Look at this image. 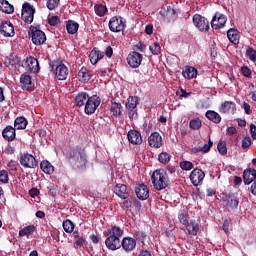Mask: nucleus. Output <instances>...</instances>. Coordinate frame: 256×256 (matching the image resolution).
<instances>
[{
  "mask_svg": "<svg viewBox=\"0 0 256 256\" xmlns=\"http://www.w3.org/2000/svg\"><path fill=\"white\" fill-rule=\"evenodd\" d=\"M180 169H182V171H191V169H193V163L191 161H181Z\"/></svg>",
  "mask_w": 256,
  "mask_h": 256,
  "instance_id": "obj_51",
  "label": "nucleus"
},
{
  "mask_svg": "<svg viewBox=\"0 0 256 256\" xmlns=\"http://www.w3.org/2000/svg\"><path fill=\"white\" fill-rule=\"evenodd\" d=\"M109 29L112 33H121L125 29V19L121 16H114L109 21Z\"/></svg>",
  "mask_w": 256,
  "mask_h": 256,
  "instance_id": "obj_6",
  "label": "nucleus"
},
{
  "mask_svg": "<svg viewBox=\"0 0 256 256\" xmlns=\"http://www.w3.org/2000/svg\"><path fill=\"white\" fill-rule=\"evenodd\" d=\"M28 35L32 39V43L34 45H43L47 41V36L45 32H43L39 26H30L28 30Z\"/></svg>",
  "mask_w": 256,
  "mask_h": 256,
  "instance_id": "obj_3",
  "label": "nucleus"
},
{
  "mask_svg": "<svg viewBox=\"0 0 256 256\" xmlns=\"http://www.w3.org/2000/svg\"><path fill=\"white\" fill-rule=\"evenodd\" d=\"M65 233H73L75 229V224L71 220H65L62 224Z\"/></svg>",
  "mask_w": 256,
  "mask_h": 256,
  "instance_id": "obj_43",
  "label": "nucleus"
},
{
  "mask_svg": "<svg viewBox=\"0 0 256 256\" xmlns=\"http://www.w3.org/2000/svg\"><path fill=\"white\" fill-rule=\"evenodd\" d=\"M148 143L150 147H155L156 149H159V147L163 145V138L161 137V134H159V132H154L148 137Z\"/></svg>",
  "mask_w": 256,
  "mask_h": 256,
  "instance_id": "obj_18",
  "label": "nucleus"
},
{
  "mask_svg": "<svg viewBox=\"0 0 256 256\" xmlns=\"http://www.w3.org/2000/svg\"><path fill=\"white\" fill-rule=\"evenodd\" d=\"M33 233H35L34 225L25 226L19 231L20 237H29V235H33Z\"/></svg>",
  "mask_w": 256,
  "mask_h": 256,
  "instance_id": "obj_38",
  "label": "nucleus"
},
{
  "mask_svg": "<svg viewBox=\"0 0 256 256\" xmlns=\"http://www.w3.org/2000/svg\"><path fill=\"white\" fill-rule=\"evenodd\" d=\"M143 62V55L139 52L133 51L128 54L127 63L132 69H137Z\"/></svg>",
  "mask_w": 256,
  "mask_h": 256,
  "instance_id": "obj_9",
  "label": "nucleus"
},
{
  "mask_svg": "<svg viewBox=\"0 0 256 256\" xmlns=\"http://www.w3.org/2000/svg\"><path fill=\"white\" fill-rule=\"evenodd\" d=\"M235 107H236L235 102L225 101L221 104L219 111L224 114L233 113V111H235Z\"/></svg>",
  "mask_w": 256,
  "mask_h": 256,
  "instance_id": "obj_28",
  "label": "nucleus"
},
{
  "mask_svg": "<svg viewBox=\"0 0 256 256\" xmlns=\"http://www.w3.org/2000/svg\"><path fill=\"white\" fill-rule=\"evenodd\" d=\"M152 185L156 191H163L169 186V176L163 169H159L152 174Z\"/></svg>",
  "mask_w": 256,
  "mask_h": 256,
  "instance_id": "obj_1",
  "label": "nucleus"
},
{
  "mask_svg": "<svg viewBox=\"0 0 256 256\" xmlns=\"http://www.w3.org/2000/svg\"><path fill=\"white\" fill-rule=\"evenodd\" d=\"M17 63H19V60L15 57H6L4 60V65L6 67H15V65H17Z\"/></svg>",
  "mask_w": 256,
  "mask_h": 256,
  "instance_id": "obj_47",
  "label": "nucleus"
},
{
  "mask_svg": "<svg viewBox=\"0 0 256 256\" xmlns=\"http://www.w3.org/2000/svg\"><path fill=\"white\" fill-rule=\"evenodd\" d=\"M246 57L252 61V63H256V50L249 47L246 50Z\"/></svg>",
  "mask_w": 256,
  "mask_h": 256,
  "instance_id": "obj_49",
  "label": "nucleus"
},
{
  "mask_svg": "<svg viewBox=\"0 0 256 256\" xmlns=\"http://www.w3.org/2000/svg\"><path fill=\"white\" fill-rule=\"evenodd\" d=\"M250 135L252 139H256V126L255 124H250Z\"/></svg>",
  "mask_w": 256,
  "mask_h": 256,
  "instance_id": "obj_62",
  "label": "nucleus"
},
{
  "mask_svg": "<svg viewBox=\"0 0 256 256\" xmlns=\"http://www.w3.org/2000/svg\"><path fill=\"white\" fill-rule=\"evenodd\" d=\"M28 121L26 120L25 117L20 116L17 117L14 121V129L22 130V129H27Z\"/></svg>",
  "mask_w": 256,
  "mask_h": 256,
  "instance_id": "obj_34",
  "label": "nucleus"
},
{
  "mask_svg": "<svg viewBox=\"0 0 256 256\" xmlns=\"http://www.w3.org/2000/svg\"><path fill=\"white\" fill-rule=\"evenodd\" d=\"M110 112L114 117H119L123 113V105H121V102L115 101V99H112L110 101Z\"/></svg>",
  "mask_w": 256,
  "mask_h": 256,
  "instance_id": "obj_22",
  "label": "nucleus"
},
{
  "mask_svg": "<svg viewBox=\"0 0 256 256\" xmlns=\"http://www.w3.org/2000/svg\"><path fill=\"white\" fill-rule=\"evenodd\" d=\"M30 197H37L39 195V189L32 188L29 190Z\"/></svg>",
  "mask_w": 256,
  "mask_h": 256,
  "instance_id": "obj_64",
  "label": "nucleus"
},
{
  "mask_svg": "<svg viewBox=\"0 0 256 256\" xmlns=\"http://www.w3.org/2000/svg\"><path fill=\"white\" fill-rule=\"evenodd\" d=\"M40 169L43 171V173H46V175H52V173L55 171V167H53L47 160H43L40 163Z\"/></svg>",
  "mask_w": 256,
  "mask_h": 256,
  "instance_id": "obj_36",
  "label": "nucleus"
},
{
  "mask_svg": "<svg viewBox=\"0 0 256 256\" xmlns=\"http://www.w3.org/2000/svg\"><path fill=\"white\" fill-rule=\"evenodd\" d=\"M120 243L126 253H130V251H133L135 247H137V240L131 237L123 238L122 242Z\"/></svg>",
  "mask_w": 256,
  "mask_h": 256,
  "instance_id": "obj_19",
  "label": "nucleus"
},
{
  "mask_svg": "<svg viewBox=\"0 0 256 256\" xmlns=\"http://www.w3.org/2000/svg\"><path fill=\"white\" fill-rule=\"evenodd\" d=\"M0 183H9V172L7 170L0 171Z\"/></svg>",
  "mask_w": 256,
  "mask_h": 256,
  "instance_id": "obj_52",
  "label": "nucleus"
},
{
  "mask_svg": "<svg viewBox=\"0 0 256 256\" xmlns=\"http://www.w3.org/2000/svg\"><path fill=\"white\" fill-rule=\"evenodd\" d=\"M105 245L110 251H117V249H121V240H119L118 238L107 236L105 240Z\"/></svg>",
  "mask_w": 256,
  "mask_h": 256,
  "instance_id": "obj_20",
  "label": "nucleus"
},
{
  "mask_svg": "<svg viewBox=\"0 0 256 256\" xmlns=\"http://www.w3.org/2000/svg\"><path fill=\"white\" fill-rule=\"evenodd\" d=\"M135 194L140 201H147L149 199V188L145 184H138L135 187Z\"/></svg>",
  "mask_w": 256,
  "mask_h": 256,
  "instance_id": "obj_13",
  "label": "nucleus"
},
{
  "mask_svg": "<svg viewBox=\"0 0 256 256\" xmlns=\"http://www.w3.org/2000/svg\"><path fill=\"white\" fill-rule=\"evenodd\" d=\"M182 75L185 79H195L197 77V69L193 66H187L183 70Z\"/></svg>",
  "mask_w": 256,
  "mask_h": 256,
  "instance_id": "obj_31",
  "label": "nucleus"
},
{
  "mask_svg": "<svg viewBox=\"0 0 256 256\" xmlns=\"http://www.w3.org/2000/svg\"><path fill=\"white\" fill-rule=\"evenodd\" d=\"M26 65L30 73H39V60L37 58L30 56L26 59Z\"/></svg>",
  "mask_w": 256,
  "mask_h": 256,
  "instance_id": "obj_21",
  "label": "nucleus"
},
{
  "mask_svg": "<svg viewBox=\"0 0 256 256\" xmlns=\"http://www.w3.org/2000/svg\"><path fill=\"white\" fill-rule=\"evenodd\" d=\"M145 33L146 35H153V24H148L145 27Z\"/></svg>",
  "mask_w": 256,
  "mask_h": 256,
  "instance_id": "obj_63",
  "label": "nucleus"
},
{
  "mask_svg": "<svg viewBox=\"0 0 256 256\" xmlns=\"http://www.w3.org/2000/svg\"><path fill=\"white\" fill-rule=\"evenodd\" d=\"M0 11L3 13H7L8 15H11L15 11V8L13 5L9 3L7 0H0Z\"/></svg>",
  "mask_w": 256,
  "mask_h": 256,
  "instance_id": "obj_32",
  "label": "nucleus"
},
{
  "mask_svg": "<svg viewBox=\"0 0 256 256\" xmlns=\"http://www.w3.org/2000/svg\"><path fill=\"white\" fill-rule=\"evenodd\" d=\"M203 179H205V172L201 169L195 168L190 173V181L194 187H199L203 183Z\"/></svg>",
  "mask_w": 256,
  "mask_h": 256,
  "instance_id": "obj_11",
  "label": "nucleus"
},
{
  "mask_svg": "<svg viewBox=\"0 0 256 256\" xmlns=\"http://www.w3.org/2000/svg\"><path fill=\"white\" fill-rule=\"evenodd\" d=\"M66 29L69 35H75V33L79 31V23L73 20H69L66 24Z\"/></svg>",
  "mask_w": 256,
  "mask_h": 256,
  "instance_id": "obj_37",
  "label": "nucleus"
},
{
  "mask_svg": "<svg viewBox=\"0 0 256 256\" xmlns=\"http://www.w3.org/2000/svg\"><path fill=\"white\" fill-rule=\"evenodd\" d=\"M227 203L230 209H237L239 207V198L235 194H230Z\"/></svg>",
  "mask_w": 256,
  "mask_h": 256,
  "instance_id": "obj_40",
  "label": "nucleus"
},
{
  "mask_svg": "<svg viewBox=\"0 0 256 256\" xmlns=\"http://www.w3.org/2000/svg\"><path fill=\"white\" fill-rule=\"evenodd\" d=\"M105 55L106 57H108V59H111V57H113V48L111 46L106 47Z\"/></svg>",
  "mask_w": 256,
  "mask_h": 256,
  "instance_id": "obj_61",
  "label": "nucleus"
},
{
  "mask_svg": "<svg viewBox=\"0 0 256 256\" xmlns=\"http://www.w3.org/2000/svg\"><path fill=\"white\" fill-rule=\"evenodd\" d=\"M256 179V170L255 169H246L243 172V181L245 185H251Z\"/></svg>",
  "mask_w": 256,
  "mask_h": 256,
  "instance_id": "obj_24",
  "label": "nucleus"
},
{
  "mask_svg": "<svg viewBox=\"0 0 256 256\" xmlns=\"http://www.w3.org/2000/svg\"><path fill=\"white\" fill-rule=\"evenodd\" d=\"M217 149L220 155H227V143L225 141H220L217 145Z\"/></svg>",
  "mask_w": 256,
  "mask_h": 256,
  "instance_id": "obj_50",
  "label": "nucleus"
},
{
  "mask_svg": "<svg viewBox=\"0 0 256 256\" xmlns=\"http://www.w3.org/2000/svg\"><path fill=\"white\" fill-rule=\"evenodd\" d=\"M203 123L201 122V119L195 118L190 120L189 127L190 129H193L194 131H198V129H201Z\"/></svg>",
  "mask_w": 256,
  "mask_h": 256,
  "instance_id": "obj_44",
  "label": "nucleus"
},
{
  "mask_svg": "<svg viewBox=\"0 0 256 256\" xmlns=\"http://www.w3.org/2000/svg\"><path fill=\"white\" fill-rule=\"evenodd\" d=\"M135 49L137 51H140L141 53H144L145 49H147V46H145V44L139 42L138 44L135 45Z\"/></svg>",
  "mask_w": 256,
  "mask_h": 256,
  "instance_id": "obj_59",
  "label": "nucleus"
},
{
  "mask_svg": "<svg viewBox=\"0 0 256 256\" xmlns=\"http://www.w3.org/2000/svg\"><path fill=\"white\" fill-rule=\"evenodd\" d=\"M248 147H251V137L249 136L244 137L242 140V149H247Z\"/></svg>",
  "mask_w": 256,
  "mask_h": 256,
  "instance_id": "obj_56",
  "label": "nucleus"
},
{
  "mask_svg": "<svg viewBox=\"0 0 256 256\" xmlns=\"http://www.w3.org/2000/svg\"><path fill=\"white\" fill-rule=\"evenodd\" d=\"M94 11L98 17H105L107 14V6H104L103 4H96L94 6Z\"/></svg>",
  "mask_w": 256,
  "mask_h": 256,
  "instance_id": "obj_41",
  "label": "nucleus"
},
{
  "mask_svg": "<svg viewBox=\"0 0 256 256\" xmlns=\"http://www.w3.org/2000/svg\"><path fill=\"white\" fill-rule=\"evenodd\" d=\"M99 105H101V98L98 95L90 96L84 106V113L86 115H93L95 111H97Z\"/></svg>",
  "mask_w": 256,
  "mask_h": 256,
  "instance_id": "obj_5",
  "label": "nucleus"
},
{
  "mask_svg": "<svg viewBox=\"0 0 256 256\" xmlns=\"http://www.w3.org/2000/svg\"><path fill=\"white\" fill-rule=\"evenodd\" d=\"M20 85L24 91H31L33 87H35V84L33 83V78L31 75L28 74H22L20 76Z\"/></svg>",
  "mask_w": 256,
  "mask_h": 256,
  "instance_id": "obj_14",
  "label": "nucleus"
},
{
  "mask_svg": "<svg viewBox=\"0 0 256 256\" xmlns=\"http://www.w3.org/2000/svg\"><path fill=\"white\" fill-rule=\"evenodd\" d=\"M85 243H87V241L85 240V238L83 237H79V238H76L75 241H74V245L76 247H79L80 249H85Z\"/></svg>",
  "mask_w": 256,
  "mask_h": 256,
  "instance_id": "obj_53",
  "label": "nucleus"
},
{
  "mask_svg": "<svg viewBox=\"0 0 256 256\" xmlns=\"http://www.w3.org/2000/svg\"><path fill=\"white\" fill-rule=\"evenodd\" d=\"M225 23H227V16L217 12L212 18L211 26L213 29H221L225 27Z\"/></svg>",
  "mask_w": 256,
  "mask_h": 256,
  "instance_id": "obj_12",
  "label": "nucleus"
},
{
  "mask_svg": "<svg viewBox=\"0 0 256 256\" xmlns=\"http://www.w3.org/2000/svg\"><path fill=\"white\" fill-rule=\"evenodd\" d=\"M188 235H197L199 233V223L195 221H190L186 226Z\"/></svg>",
  "mask_w": 256,
  "mask_h": 256,
  "instance_id": "obj_33",
  "label": "nucleus"
},
{
  "mask_svg": "<svg viewBox=\"0 0 256 256\" xmlns=\"http://www.w3.org/2000/svg\"><path fill=\"white\" fill-rule=\"evenodd\" d=\"M78 77H79L80 81H82L83 83H87L88 81L91 80V75H89V72L87 71V69L85 67H82L79 70Z\"/></svg>",
  "mask_w": 256,
  "mask_h": 256,
  "instance_id": "obj_39",
  "label": "nucleus"
},
{
  "mask_svg": "<svg viewBox=\"0 0 256 256\" xmlns=\"http://www.w3.org/2000/svg\"><path fill=\"white\" fill-rule=\"evenodd\" d=\"M211 147H213V141L209 139L208 143L204 144L203 147L198 149V151H202V153H209V151H211Z\"/></svg>",
  "mask_w": 256,
  "mask_h": 256,
  "instance_id": "obj_54",
  "label": "nucleus"
},
{
  "mask_svg": "<svg viewBox=\"0 0 256 256\" xmlns=\"http://www.w3.org/2000/svg\"><path fill=\"white\" fill-rule=\"evenodd\" d=\"M19 163L24 169H35L37 167V159L29 153H24L20 156Z\"/></svg>",
  "mask_w": 256,
  "mask_h": 256,
  "instance_id": "obj_7",
  "label": "nucleus"
},
{
  "mask_svg": "<svg viewBox=\"0 0 256 256\" xmlns=\"http://www.w3.org/2000/svg\"><path fill=\"white\" fill-rule=\"evenodd\" d=\"M69 75V68L65 64H59L55 69V76L58 81H65Z\"/></svg>",
  "mask_w": 256,
  "mask_h": 256,
  "instance_id": "obj_17",
  "label": "nucleus"
},
{
  "mask_svg": "<svg viewBox=\"0 0 256 256\" xmlns=\"http://www.w3.org/2000/svg\"><path fill=\"white\" fill-rule=\"evenodd\" d=\"M15 136V128H13L12 126H6L4 128L2 132V137H4L6 141H13V139H15Z\"/></svg>",
  "mask_w": 256,
  "mask_h": 256,
  "instance_id": "obj_30",
  "label": "nucleus"
},
{
  "mask_svg": "<svg viewBox=\"0 0 256 256\" xmlns=\"http://www.w3.org/2000/svg\"><path fill=\"white\" fill-rule=\"evenodd\" d=\"M48 23L49 25H51L52 27H55V25H59V23H61V20L59 19L58 16H52L48 19Z\"/></svg>",
  "mask_w": 256,
  "mask_h": 256,
  "instance_id": "obj_55",
  "label": "nucleus"
},
{
  "mask_svg": "<svg viewBox=\"0 0 256 256\" xmlns=\"http://www.w3.org/2000/svg\"><path fill=\"white\" fill-rule=\"evenodd\" d=\"M193 23L195 27L202 33H205V31H209V20H207V18L199 14H195L193 16Z\"/></svg>",
  "mask_w": 256,
  "mask_h": 256,
  "instance_id": "obj_10",
  "label": "nucleus"
},
{
  "mask_svg": "<svg viewBox=\"0 0 256 256\" xmlns=\"http://www.w3.org/2000/svg\"><path fill=\"white\" fill-rule=\"evenodd\" d=\"M21 17L24 23L31 25V23H33V19H35V7H33L29 2H24L22 5Z\"/></svg>",
  "mask_w": 256,
  "mask_h": 256,
  "instance_id": "obj_4",
  "label": "nucleus"
},
{
  "mask_svg": "<svg viewBox=\"0 0 256 256\" xmlns=\"http://www.w3.org/2000/svg\"><path fill=\"white\" fill-rule=\"evenodd\" d=\"M158 160L160 163L167 165V163H169V161H171V154H169L167 152H162L158 155Z\"/></svg>",
  "mask_w": 256,
  "mask_h": 256,
  "instance_id": "obj_45",
  "label": "nucleus"
},
{
  "mask_svg": "<svg viewBox=\"0 0 256 256\" xmlns=\"http://www.w3.org/2000/svg\"><path fill=\"white\" fill-rule=\"evenodd\" d=\"M91 96L87 92H80L75 97V106L76 107H85L87 101Z\"/></svg>",
  "mask_w": 256,
  "mask_h": 256,
  "instance_id": "obj_26",
  "label": "nucleus"
},
{
  "mask_svg": "<svg viewBox=\"0 0 256 256\" xmlns=\"http://www.w3.org/2000/svg\"><path fill=\"white\" fill-rule=\"evenodd\" d=\"M242 107H243L246 115H251V113H253V111L251 110V105H249V103L243 102Z\"/></svg>",
  "mask_w": 256,
  "mask_h": 256,
  "instance_id": "obj_57",
  "label": "nucleus"
},
{
  "mask_svg": "<svg viewBox=\"0 0 256 256\" xmlns=\"http://www.w3.org/2000/svg\"><path fill=\"white\" fill-rule=\"evenodd\" d=\"M114 193L120 199H127L129 197V191H127V185L125 184H117L114 188Z\"/></svg>",
  "mask_w": 256,
  "mask_h": 256,
  "instance_id": "obj_25",
  "label": "nucleus"
},
{
  "mask_svg": "<svg viewBox=\"0 0 256 256\" xmlns=\"http://www.w3.org/2000/svg\"><path fill=\"white\" fill-rule=\"evenodd\" d=\"M137 105H139V98L137 96H129L126 102V109L129 111L130 119L137 118Z\"/></svg>",
  "mask_w": 256,
  "mask_h": 256,
  "instance_id": "obj_8",
  "label": "nucleus"
},
{
  "mask_svg": "<svg viewBox=\"0 0 256 256\" xmlns=\"http://www.w3.org/2000/svg\"><path fill=\"white\" fill-rule=\"evenodd\" d=\"M9 169H11V171H17V161L15 160H11L10 162H8Z\"/></svg>",
  "mask_w": 256,
  "mask_h": 256,
  "instance_id": "obj_60",
  "label": "nucleus"
},
{
  "mask_svg": "<svg viewBox=\"0 0 256 256\" xmlns=\"http://www.w3.org/2000/svg\"><path fill=\"white\" fill-rule=\"evenodd\" d=\"M0 33L4 37H13L15 35V27L11 22H3L0 25Z\"/></svg>",
  "mask_w": 256,
  "mask_h": 256,
  "instance_id": "obj_16",
  "label": "nucleus"
},
{
  "mask_svg": "<svg viewBox=\"0 0 256 256\" xmlns=\"http://www.w3.org/2000/svg\"><path fill=\"white\" fill-rule=\"evenodd\" d=\"M205 117L212 121V123H221V115L213 110H208L205 113Z\"/></svg>",
  "mask_w": 256,
  "mask_h": 256,
  "instance_id": "obj_35",
  "label": "nucleus"
},
{
  "mask_svg": "<svg viewBox=\"0 0 256 256\" xmlns=\"http://www.w3.org/2000/svg\"><path fill=\"white\" fill-rule=\"evenodd\" d=\"M178 219L185 227L189 223V213L186 210H181L178 214Z\"/></svg>",
  "mask_w": 256,
  "mask_h": 256,
  "instance_id": "obj_42",
  "label": "nucleus"
},
{
  "mask_svg": "<svg viewBox=\"0 0 256 256\" xmlns=\"http://www.w3.org/2000/svg\"><path fill=\"white\" fill-rule=\"evenodd\" d=\"M103 57H105V53L99 51L97 48H94L89 54V59L92 65H97V63H99Z\"/></svg>",
  "mask_w": 256,
  "mask_h": 256,
  "instance_id": "obj_23",
  "label": "nucleus"
},
{
  "mask_svg": "<svg viewBox=\"0 0 256 256\" xmlns=\"http://www.w3.org/2000/svg\"><path fill=\"white\" fill-rule=\"evenodd\" d=\"M68 160L69 163L73 165V167L83 169V167L87 164V155H85L83 150L79 148H73L69 151Z\"/></svg>",
  "mask_w": 256,
  "mask_h": 256,
  "instance_id": "obj_2",
  "label": "nucleus"
},
{
  "mask_svg": "<svg viewBox=\"0 0 256 256\" xmlns=\"http://www.w3.org/2000/svg\"><path fill=\"white\" fill-rule=\"evenodd\" d=\"M150 52L152 55H159L161 53V45L159 43L154 42L149 46Z\"/></svg>",
  "mask_w": 256,
  "mask_h": 256,
  "instance_id": "obj_48",
  "label": "nucleus"
},
{
  "mask_svg": "<svg viewBox=\"0 0 256 256\" xmlns=\"http://www.w3.org/2000/svg\"><path fill=\"white\" fill-rule=\"evenodd\" d=\"M227 37L230 41V43H233V45H239V31L233 28H230L227 32Z\"/></svg>",
  "mask_w": 256,
  "mask_h": 256,
  "instance_id": "obj_29",
  "label": "nucleus"
},
{
  "mask_svg": "<svg viewBox=\"0 0 256 256\" xmlns=\"http://www.w3.org/2000/svg\"><path fill=\"white\" fill-rule=\"evenodd\" d=\"M107 237L121 240V238L123 237V229L118 226H112L110 229L107 230Z\"/></svg>",
  "mask_w": 256,
  "mask_h": 256,
  "instance_id": "obj_27",
  "label": "nucleus"
},
{
  "mask_svg": "<svg viewBox=\"0 0 256 256\" xmlns=\"http://www.w3.org/2000/svg\"><path fill=\"white\" fill-rule=\"evenodd\" d=\"M128 141L132 145H141L143 143V137L141 133L137 130H130L127 134Z\"/></svg>",
  "mask_w": 256,
  "mask_h": 256,
  "instance_id": "obj_15",
  "label": "nucleus"
},
{
  "mask_svg": "<svg viewBox=\"0 0 256 256\" xmlns=\"http://www.w3.org/2000/svg\"><path fill=\"white\" fill-rule=\"evenodd\" d=\"M59 3H61V0H47V9H49V11H53L59 7Z\"/></svg>",
  "mask_w": 256,
  "mask_h": 256,
  "instance_id": "obj_46",
  "label": "nucleus"
},
{
  "mask_svg": "<svg viewBox=\"0 0 256 256\" xmlns=\"http://www.w3.org/2000/svg\"><path fill=\"white\" fill-rule=\"evenodd\" d=\"M241 73L244 77H251V69L247 66L241 68Z\"/></svg>",
  "mask_w": 256,
  "mask_h": 256,
  "instance_id": "obj_58",
  "label": "nucleus"
}]
</instances>
